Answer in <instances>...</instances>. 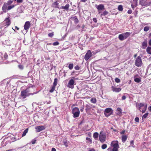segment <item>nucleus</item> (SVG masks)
<instances>
[{
  "label": "nucleus",
  "instance_id": "5701e85b",
  "mask_svg": "<svg viewBox=\"0 0 151 151\" xmlns=\"http://www.w3.org/2000/svg\"><path fill=\"white\" fill-rule=\"evenodd\" d=\"M58 4H59L57 2H55L52 4V6L55 8H59Z\"/></svg>",
  "mask_w": 151,
  "mask_h": 151
},
{
  "label": "nucleus",
  "instance_id": "8fccbe9b",
  "mask_svg": "<svg viewBox=\"0 0 151 151\" xmlns=\"http://www.w3.org/2000/svg\"><path fill=\"white\" fill-rule=\"evenodd\" d=\"M4 59H6L8 57V55L6 53H5L4 54Z\"/></svg>",
  "mask_w": 151,
  "mask_h": 151
},
{
  "label": "nucleus",
  "instance_id": "09e8293b",
  "mask_svg": "<svg viewBox=\"0 0 151 151\" xmlns=\"http://www.w3.org/2000/svg\"><path fill=\"white\" fill-rule=\"evenodd\" d=\"M48 36L50 37H52L53 36V34L52 33H50L48 34Z\"/></svg>",
  "mask_w": 151,
  "mask_h": 151
},
{
  "label": "nucleus",
  "instance_id": "423d86ee",
  "mask_svg": "<svg viewBox=\"0 0 151 151\" xmlns=\"http://www.w3.org/2000/svg\"><path fill=\"white\" fill-rule=\"evenodd\" d=\"M72 113L74 118L78 117L79 116L80 111L78 107H75L72 110Z\"/></svg>",
  "mask_w": 151,
  "mask_h": 151
},
{
  "label": "nucleus",
  "instance_id": "20e7f679",
  "mask_svg": "<svg viewBox=\"0 0 151 151\" xmlns=\"http://www.w3.org/2000/svg\"><path fill=\"white\" fill-rule=\"evenodd\" d=\"M111 145L113 147L112 151H118L119 148L118 142L117 141H114L112 142Z\"/></svg>",
  "mask_w": 151,
  "mask_h": 151
},
{
  "label": "nucleus",
  "instance_id": "6e6d98bb",
  "mask_svg": "<svg viewBox=\"0 0 151 151\" xmlns=\"http://www.w3.org/2000/svg\"><path fill=\"white\" fill-rule=\"evenodd\" d=\"M122 100H124L126 99V97L124 96H122Z\"/></svg>",
  "mask_w": 151,
  "mask_h": 151
},
{
  "label": "nucleus",
  "instance_id": "79ce46f5",
  "mask_svg": "<svg viewBox=\"0 0 151 151\" xmlns=\"http://www.w3.org/2000/svg\"><path fill=\"white\" fill-rule=\"evenodd\" d=\"M130 145H131L132 146V147H134V141L133 140H132L130 142Z\"/></svg>",
  "mask_w": 151,
  "mask_h": 151
},
{
  "label": "nucleus",
  "instance_id": "a18cd8bd",
  "mask_svg": "<svg viewBox=\"0 0 151 151\" xmlns=\"http://www.w3.org/2000/svg\"><path fill=\"white\" fill-rule=\"evenodd\" d=\"M59 44V43L58 42H54L52 45H54V46H56V45H58Z\"/></svg>",
  "mask_w": 151,
  "mask_h": 151
},
{
  "label": "nucleus",
  "instance_id": "603ef678",
  "mask_svg": "<svg viewBox=\"0 0 151 151\" xmlns=\"http://www.w3.org/2000/svg\"><path fill=\"white\" fill-rule=\"evenodd\" d=\"M132 10H131V9H129L128 11V12H127V13L129 14H131L132 13Z\"/></svg>",
  "mask_w": 151,
  "mask_h": 151
},
{
  "label": "nucleus",
  "instance_id": "774afa93",
  "mask_svg": "<svg viewBox=\"0 0 151 151\" xmlns=\"http://www.w3.org/2000/svg\"><path fill=\"white\" fill-rule=\"evenodd\" d=\"M149 108H150V109H149L151 111V106H150L149 107Z\"/></svg>",
  "mask_w": 151,
  "mask_h": 151
},
{
  "label": "nucleus",
  "instance_id": "3c124183",
  "mask_svg": "<svg viewBox=\"0 0 151 151\" xmlns=\"http://www.w3.org/2000/svg\"><path fill=\"white\" fill-rule=\"evenodd\" d=\"M18 67L20 69L22 70L23 68V66L22 65H19Z\"/></svg>",
  "mask_w": 151,
  "mask_h": 151
},
{
  "label": "nucleus",
  "instance_id": "6e6552de",
  "mask_svg": "<svg viewBox=\"0 0 151 151\" xmlns=\"http://www.w3.org/2000/svg\"><path fill=\"white\" fill-rule=\"evenodd\" d=\"M113 113L112 109L109 108H107L105 109L104 112V114L106 117H108L111 115Z\"/></svg>",
  "mask_w": 151,
  "mask_h": 151
},
{
  "label": "nucleus",
  "instance_id": "9d476101",
  "mask_svg": "<svg viewBox=\"0 0 151 151\" xmlns=\"http://www.w3.org/2000/svg\"><path fill=\"white\" fill-rule=\"evenodd\" d=\"M95 7L97 9L99 14L101 13V11L104 9V6L103 4H100L99 5L96 4Z\"/></svg>",
  "mask_w": 151,
  "mask_h": 151
},
{
  "label": "nucleus",
  "instance_id": "473e14b6",
  "mask_svg": "<svg viewBox=\"0 0 151 151\" xmlns=\"http://www.w3.org/2000/svg\"><path fill=\"white\" fill-rule=\"evenodd\" d=\"M15 6V5H12L10 6H8V10H9L11 9H12Z\"/></svg>",
  "mask_w": 151,
  "mask_h": 151
},
{
  "label": "nucleus",
  "instance_id": "4d7b16f0",
  "mask_svg": "<svg viewBox=\"0 0 151 151\" xmlns=\"http://www.w3.org/2000/svg\"><path fill=\"white\" fill-rule=\"evenodd\" d=\"M64 145L66 147H67L68 146L66 142H64Z\"/></svg>",
  "mask_w": 151,
  "mask_h": 151
},
{
  "label": "nucleus",
  "instance_id": "864d4df0",
  "mask_svg": "<svg viewBox=\"0 0 151 151\" xmlns=\"http://www.w3.org/2000/svg\"><path fill=\"white\" fill-rule=\"evenodd\" d=\"M93 20L95 23H96L97 22V20L96 18H93Z\"/></svg>",
  "mask_w": 151,
  "mask_h": 151
},
{
  "label": "nucleus",
  "instance_id": "2f4dec72",
  "mask_svg": "<svg viewBox=\"0 0 151 151\" xmlns=\"http://www.w3.org/2000/svg\"><path fill=\"white\" fill-rule=\"evenodd\" d=\"M55 87L52 86L51 88L49 91V92L50 93H52L55 90Z\"/></svg>",
  "mask_w": 151,
  "mask_h": 151
},
{
  "label": "nucleus",
  "instance_id": "f3484780",
  "mask_svg": "<svg viewBox=\"0 0 151 151\" xmlns=\"http://www.w3.org/2000/svg\"><path fill=\"white\" fill-rule=\"evenodd\" d=\"M111 90L115 92H119L121 90L120 88H117L113 86L111 87Z\"/></svg>",
  "mask_w": 151,
  "mask_h": 151
},
{
  "label": "nucleus",
  "instance_id": "39448f33",
  "mask_svg": "<svg viewBox=\"0 0 151 151\" xmlns=\"http://www.w3.org/2000/svg\"><path fill=\"white\" fill-rule=\"evenodd\" d=\"M130 35V33L126 32L124 33H123L119 35L118 38L119 40L121 41H123L128 37Z\"/></svg>",
  "mask_w": 151,
  "mask_h": 151
},
{
  "label": "nucleus",
  "instance_id": "f8f14e48",
  "mask_svg": "<svg viewBox=\"0 0 151 151\" xmlns=\"http://www.w3.org/2000/svg\"><path fill=\"white\" fill-rule=\"evenodd\" d=\"M75 82V81L73 79H71L70 80L68 83V87L71 89H73L74 88Z\"/></svg>",
  "mask_w": 151,
  "mask_h": 151
},
{
  "label": "nucleus",
  "instance_id": "c03bdc74",
  "mask_svg": "<svg viewBox=\"0 0 151 151\" xmlns=\"http://www.w3.org/2000/svg\"><path fill=\"white\" fill-rule=\"evenodd\" d=\"M115 82L117 83H119L120 82V80L117 78H116L115 79Z\"/></svg>",
  "mask_w": 151,
  "mask_h": 151
},
{
  "label": "nucleus",
  "instance_id": "ddd939ff",
  "mask_svg": "<svg viewBox=\"0 0 151 151\" xmlns=\"http://www.w3.org/2000/svg\"><path fill=\"white\" fill-rule=\"evenodd\" d=\"M92 53L90 50H88L86 54L84 59L86 61L88 60L91 56Z\"/></svg>",
  "mask_w": 151,
  "mask_h": 151
},
{
  "label": "nucleus",
  "instance_id": "a211bd4d",
  "mask_svg": "<svg viewBox=\"0 0 151 151\" xmlns=\"http://www.w3.org/2000/svg\"><path fill=\"white\" fill-rule=\"evenodd\" d=\"M8 5L6 3H4L2 7V10L4 12H6L8 10Z\"/></svg>",
  "mask_w": 151,
  "mask_h": 151
},
{
  "label": "nucleus",
  "instance_id": "de8ad7c7",
  "mask_svg": "<svg viewBox=\"0 0 151 151\" xmlns=\"http://www.w3.org/2000/svg\"><path fill=\"white\" fill-rule=\"evenodd\" d=\"M74 68L75 69L77 70H78L80 69V67L78 65H76Z\"/></svg>",
  "mask_w": 151,
  "mask_h": 151
},
{
  "label": "nucleus",
  "instance_id": "e433bc0d",
  "mask_svg": "<svg viewBox=\"0 0 151 151\" xmlns=\"http://www.w3.org/2000/svg\"><path fill=\"white\" fill-rule=\"evenodd\" d=\"M150 29V27L148 26L145 27L144 29V30L145 32H147Z\"/></svg>",
  "mask_w": 151,
  "mask_h": 151
},
{
  "label": "nucleus",
  "instance_id": "4be33fe9",
  "mask_svg": "<svg viewBox=\"0 0 151 151\" xmlns=\"http://www.w3.org/2000/svg\"><path fill=\"white\" fill-rule=\"evenodd\" d=\"M127 136L125 135H123L122 137V140L123 142H124L127 139Z\"/></svg>",
  "mask_w": 151,
  "mask_h": 151
},
{
  "label": "nucleus",
  "instance_id": "9b49d317",
  "mask_svg": "<svg viewBox=\"0 0 151 151\" xmlns=\"http://www.w3.org/2000/svg\"><path fill=\"white\" fill-rule=\"evenodd\" d=\"M106 136L102 132H101L99 136V139L101 142L103 143L106 140Z\"/></svg>",
  "mask_w": 151,
  "mask_h": 151
},
{
  "label": "nucleus",
  "instance_id": "c9c22d12",
  "mask_svg": "<svg viewBox=\"0 0 151 151\" xmlns=\"http://www.w3.org/2000/svg\"><path fill=\"white\" fill-rule=\"evenodd\" d=\"M73 67V65L72 63L68 65V68L70 69H72Z\"/></svg>",
  "mask_w": 151,
  "mask_h": 151
},
{
  "label": "nucleus",
  "instance_id": "a19ab883",
  "mask_svg": "<svg viewBox=\"0 0 151 151\" xmlns=\"http://www.w3.org/2000/svg\"><path fill=\"white\" fill-rule=\"evenodd\" d=\"M36 141V140L35 139H34L31 141V143L33 145L34 144H35V143Z\"/></svg>",
  "mask_w": 151,
  "mask_h": 151
},
{
  "label": "nucleus",
  "instance_id": "338daca9",
  "mask_svg": "<svg viewBox=\"0 0 151 151\" xmlns=\"http://www.w3.org/2000/svg\"><path fill=\"white\" fill-rule=\"evenodd\" d=\"M15 29H17V30H18L19 29V28L18 27H17V26L15 27Z\"/></svg>",
  "mask_w": 151,
  "mask_h": 151
},
{
  "label": "nucleus",
  "instance_id": "680f3d73",
  "mask_svg": "<svg viewBox=\"0 0 151 151\" xmlns=\"http://www.w3.org/2000/svg\"><path fill=\"white\" fill-rule=\"evenodd\" d=\"M125 132V131L123 130L122 132H121L120 133L121 134H124Z\"/></svg>",
  "mask_w": 151,
  "mask_h": 151
},
{
  "label": "nucleus",
  "instance_id": "49530a36",
  "mask_svg": "<svg viewBox=\"0 0 151 151\" xmlns=\"http://www.w3.org/2000/svg\"><path fill=\"white\" fill-rule=\"evenodd\" d=\"M134 120L135 122H139V118L137 117H136L134 119Z\"/></svg>",
  "mask_w": 151,
  "mask_h": 151
},
{
  "label": "nucleus",
  "instance_id": "b1692460",
  "mask_svg": "<svg viewBox=\"0 0 151 151\" xmlns=\"http://www.w3.org/2000/svg\"><path fill=\"white\" fill-rule=\"evenodd\" d=\"M92 105H86V111H89L91 108Z\"/></svg>",
  "mask_w": 151,
  "mask_h": 151
},
{
  "label": "nucleus",
  "instance_id": "7ed1b4c3",
  "mask_svg": "<svg viewBox=\"0 0 151 151\" xmlns=\"http://www.w3.org/2000/svg\"><path fill=\"white\" fill-rule=\"evenodd\" d=\"M10 24V20L9 18H6L1 24V29H2V27L5 28L7 27Z\"/></svg>",
  "mask_w": 151,
  "mask_h": 151
},
{
  "label": "nucleus",
  "instance_id": "37998d69",
  "mask_svg": "<svg viewBox=\"0 0 151 151\" xmlns=\"http://www.w3.org/2000/svg\"><path fill=\"white\" fill-rule=\"evenodd\" d=\"M148 113H146L142 117V118H146L148 116Z\"/></svg>",
  "mask_w": 151,
  "mask_h": 151
},
{
  "label": "nucleus",
  "instance_id": "ea45409f",
  "mask_svg": "<svg viewBox=\"0 0 151 151\" xmlns=\"http://www.w3.org/2000/svg\"><path fill=\"white\" fill-rule=\"evenodd\" d=\"M13 2V1L12 0H9L6 3L8 5H10Z\"/></svg>",
  "mask_w": 151,
  "mask_h": 151
},
{
  "label": "nucleus",
  "instance_id": "5fc2aeb1",
  "mask_svg": "<svg viewBox=\"0 0 151 151\" xmlns=\"http://www.w3.org/2000/svg\"><path fill=\"white\" fill-rule=\"evenodd\" d=\"M84 107V106H83L82 107H81V108L80 109V111L81 112H83V111Z\"/></svg>",
  "mask_w": 151,
  "mask_h": 151
},
{
  "label": "nucleus",
  "instance_id": "c756f323",
  "mask_svg": "<svg viewBox=\"0 0 151 151\" xmlns=\"http://www.w3.org/2000/svg\"><path fill=\"white\" fill-rule=\"evenodd\" d=\"M28 129L27 128L23 132V134L22 135V137H24L25 136L26 134L27 133L28 131Z\"/></svg>",
  "mask_w": 151,
  "mask_h": 151
},
{
  "label": "nucleus",
  "instance_id": "0eeeda50",
  "mask_svg": "<svg viewBox=\"0 0 151 151\" xmlns=\"http://www.w3.org/2000/svg\"><path fill=\"white\" fill-rule=\"evenodd\" d=\"M151 4V1L147 0H139V4L142 6H147L150 5Z\"/></svg>",
  "mask_w": 151,
  "mask_h": 151
},
{
  "label": "nucleus",
  "instance_id": "f257e3e1",
  "mask_svg": "<svg viewBox=\"0 0 151 151\" xmlns=\"http://www.w3.org/2000/svg\"><path fill=\"white\" fill-rule=\"evenodd\" d=\"M136 106L140 111H142L141 109H142V112L143 113H145L146 110L147 104L143 103H137Z\"/></svg>",
  "mask_w": 151,
  "mask_h": 151
},
{
  "label": "nucleus",
  "instance_id": "393cba45",
  "mask_svg": "<svg viewBox=\"0 0 151 151\" xmlns=\"http://www.w3.org/2000/svg\"><path fill=\"white\" fill-rule=\"evenodd\" d=\"M138 0H133L132 2V4L131 6H132L133 5L137 6V4Z\"/></svg>",
  "mask_w": 151,
  "mask_h": 151
},
{
  "label": "nucleus",
  "instance_id": "052dcab7",
  "mask_svg": "<svg viewBox=\"0 0 151 151\" xmlns=\"http://www.w3.org/2000/svg\"><path fill=\"white\" fill-rule=\"evenodd\" d=\"M51 151H56V150L55 148L52 147V148Z\"/></svg>",
  "mask_w": 151,
  "mask_h": 151
},
{
  "label": "nucleus",
  "instance_id": "f03ea898",
  "mask_svg": "<svg viewBox=\"0 0 151 151\" xmlns=\"http://www.w3.org/2000/svg\"><path fill=\"white\" fill-rule=\"evenodd\" d=\"M29 89H27L26 90L22 91L21 92V97L23 99L25 98L27 96H29L30 94L33 95L34 93H29Z\"/></svg>",
  "mask_w": 151,
  "mask_h": 151
},
{
  "label": "nucleus",
  "instance_id": "a878e982",
  "mask_svg": "<svg viewBox=\"0 0 151 151\" xmlns=\"http://www.w3.org/2000/svg\"><path fill=\"white\" fill-rule=\"evenodd\" d=\"M58 83V79L57 78H55L54 79L53 86L55 87Z\"/></svg>",
  "mask_w": 151,
  "mask_h": 151
},
{
  "label": "nucleus",
  "instance_id": "7c9ffc66",
  "mask_svg": "<svg viewBox=\"0 0 151 151\" xmlns=\"http://www.w3.org/2000/svg\"><path fill=\"white\" fill-rule=\"evenodd\" d=\"M91 101L92 103L95 104L96 102V100L95 98H93L91 99Z\"/></svg>",
  "mask_w": 151,
  "mask_h": 151
},
{
  "label": "nucleus",
  "instance_id": "13d9d810",
  "mask_svg": "<svg viewBox=\"0 0 151 151\" xmlns=\"http://www.w3.org/2000/svg\"><path fill=\"white\" fill-rule=\"evenodd\" d=\"M149 45L151 46V39L148 42Z\"/></svg>",
  "mask_w": 151,
  "mask_h": 151
},
{
  "label": "nucleus",
  "instance_id": "bb28decb",
  "mask_svg": "<svg viewBox=\"0 0 151 151\" xmlns=\"http://www.w3.org/2000/svg\"><path fill=\"white\" fill-rule=\"evenodd\" d=\"M99 134L97 132H95L93 134V137L95 139H96L98 137Z\"/></svg>",
  "mask_w": 151,
  "mask_h": 151
},
{
  "label": "nucleus",
  "instance_id": "bf43d9fd",
  "mask_svg": "<svg viewBox=\"0 0 151 151\" xmlns=\"http://www.w3.org/2000/svg\"><path fill=\"white\" fill-rule=\"evenodd\" d=\"M22 1V0H17V2L18 3H21Z\"/></svg>",
  "mask_w": 151,
  "mask_h": 151
},
{
  "label": "nucleus",
  "instance_id": "dca6fc26",
  "mask_svg": "<svg viewBox=\"0 0 151 151\" xmlns=\"http://www.w3.org/2000/svg\"><path fill=\"white\" fill-rule=\"evenodd\" d=\"M134 81L137 83H140L141 81V78L138 75H137L134 77Z\"/></svg>",
  "mask_w": 151,
  "mask_h": 151
},
{
  "label": "nucleus",
  "instance_id": "412c9836",
  "mask_svg": "<svg viewBox=\"0 0 151 151\" xmlns=\"http://www.w3.org/2000/svg\"><path fill=\"white\" fill-rule=\"evenodd\" d=\"M70 5L69 4H66L65 6H62L60 8V9H65L67 10H68L69 7Z\"/></svg>",
  "mask_w": 151,
  "mask_h": 151
},
{
  "label": "nucleus",
  "instance_id": "4468645a",
  "mask_svg": "<svg viewBox=\"0 0 151 151\" xmlns=\"http://www.w3.org/2000/svg\"><path fill=\"white\" fill-rule=\"evenodd\" d=\"M35 128L36 129V132H38L44 130L45 127L43 126H39L36 127Z\"/></svg>",
  "mask_w": 151,
  "mask_h": 151
},
{
  "label": "nucleus",
  "instance_id": "72a5a7b5",
  "mask_svg": "<svg viewBox=\"0 0 151 151\" xmlns=\"http://www.w3.org/2000/svg\"><path fill=\"white\" fill-rule=\"evenodd\" d=\"M117 111H118V114H120L121 113H122V109H121L119 107V108H118L117 109Z\"/></svg>",
  "mask_w": 151,
  "mask_h": 151
},
{
  "label": "nucleus",
  "instance_id": "e2e57ef3",
  "mask_svg": "<svg viewBox=\"0 0 151 151\" xmlns=\"http://www.w3.org/2000/svg\"><path fill=\"white\" fill-rule=\"evenodd\" d=\"M88 151H95V150L94 149H91L89 150Z\"/></svg>",
  "mask_w": 151,
  "mask_h": 151
},
{
  "label": "nucleus",
  "instance_id": "aec40b11",
  "mask_svg": "<svg viewBox=\"0 0 151 151\" xmlns=\"http://www.w3.org/2000/svg\"><path fill=\"white\" fill-rule=\"evenodd\" d=\"M147 46V41L143 42L142 43V47L143 49H145Z\"/></svg>",
  "mask_w": 151,
  "mask_h": 151
},
{
  "label": "nucleus",
  "instance_id": "f704fd0d",
  "mask_svg": "<svg viewBox=\"0 0 151 151\" xmlns=\"http://www.w3.org/2000/svg\"><path fill=\"white\" fill-rule=\"evenodd\" d=\"M118 9L119 11H122L123 10L122 6V5H119L118 7Z\"/></svg>",
  "mask_w": 151,
  "mask_h": 151
},
{
  "label": "nucleus",
  "instance_id": "6ab92c4d",
  "mask_svg": "<svg viewBox=\"0 0 151 151\" xmlns=\"http://www.w3.org/2000/svg\"><path fill=\"white\" fill-rule=\"evenodd\" d=\"M70 19L73 20L76 24H77L79 22L76 16L71 17Z\"/></svg>",
  "mask_w": 151,
  "mask_h": 151
},
{
  "label": "nucleus",
  "instance_id": "58836bf2",
  "mask_svg": "<svg viewBox=\"0 0 151 151\" xmlns=\"http://www.w3.org/2000/svg\"><path fill=\"white\" fill-rule=\"evenodd\" d=\"M86 139L87 141V142H90V143H91L92 142V140L90 138L86 137Z\"/></svg>",
  "mask_w": 151,
  "mask_h": 151
},
{
  "label": "nucleus",
  "instance_id": "0e129e2a",
  "mask_svg": "<svg viewBox=\"0 0 151 151\" xmlns=\"http://www.w3.org/2000/svg\"><path fill=\"white\" fill-rule=\"evenodd\" d=\"M87 0H81L80 1H82V2H84L87 1Z\"/></svg>",
  "mask_w": 151,
  "mask_h": 151
},
{
  "label": "nucleus",
  "instance_id": "1a4fd4ad",
  "mask_svg": "<svg viewBox=\"0 0 151 151\" xmlns=\"http://www.w3.org/2000/svg\"><path fill=\"white\" fill-rule=\"evenodd\" d=\"M142 63L141 58V57L138 56L135 60V65L137 67H140L142 65Z\"/></svg>",
  "mask_w": 151,
  "mask_h": 151
},
{
  "label": "nucleus",
  "instance_id": "69168bd1",
  "mask_svg": "<svg viewBox=\"0 0 151 151\" xmlns=\"http://www.w3.org/2000/svg\"><path fill=\"white\" fill-rule=\"evenodd\" d=\"M13 149H9V150H7L6 151H12L13 150Z\"/></svg>",
  "mask_w": 151,
  "mask_h": 151
},
{
  "label": "nucleus",
  "instance_id": "2eb2a0df",
  "mask_svg": "<svg viewBox=\"0 0 151 151\" xmlns=\"http://www.w3.org/2000/svg\"><path fill=\"white\" fill-rule=\"evenodd\" d=\"M30 26V22L29 21H27L25 22L24 26V28L25 30H28Z\"/></svg>",
  "mask_w": 151,
  "mask_h": 151
},
{
  "label": "nucleus",
  "instance_id": "4c0bfd02",
  "mask_svg": "<svg viewBox=\"0 0 151 151\" xmlns=\"http://www.w3.org/2000/svg\"><path fill=\"white\" fill-rule=\"evenodd\" d=\"M107 147V145L106 144H103L101 146V148L103 149H105Z\"/></svg>",
  "mask_w": 151,
  "mask_h": 151
},
{
  "label": "nucleus",
  "instance_id": "cd10ccee",
  "mask_svg": "<svg viewBox=\"0 0 151 151\" xmlns=\"http://www.w3.org/2000/svg\"><path fill=\"white\" fill-rule=\"evenodd\" d=\"M108 14V12L107 11L105 10L102 13L100 14L101 16H105L107 15Z\"/></svg>",
  "mask_w": 151,
  "mask_h": 151
},
{
  "label": "nucleus",
  "instance_id": "c85d7f7f",
  "mask_svg": "<svg viewBox=\"0 0 151 151\" xmlns=\"http://www.w3.org/2000/svg\"><path fill=\"white\" fill-rule=\"evenodd\" d=\"M146 51L148 53L151 54V47H148Z\"/></svg>",
  "mask_w": 151,
  "mask_h": 151
}]
</instances>
